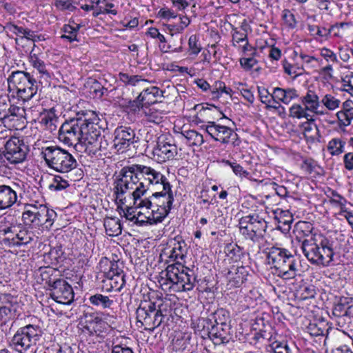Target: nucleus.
<instances>
[{"label":"nucleus","instance_id":"4be33fe9","mask_svg":"<svg viewBox=\"0 0 353 353\" xmlns=\"http://www.w3.org/2000/svg\"><path fill=\"white\" fill-rule=\"evenodd\" d=\"M33 239V234L26 228L17 229V232L12 236H7L3 239V242L9 246H21L27 245Z\"/></svg>","mask_w":353,"mask_h":353},{"label":"nucleus","instance_id":"09e8293b","mask_svg":"<svg viewBox=\"0 0 353 353\" xmlns=\"http://www.w3.org/2000/svg\"><path fill=\"white\" fill-rule=\"evenodd\" d=\"M69 186L68 180L63 179L59 175H56L53 178L52 182L49 185L51 190L60 191Z\"/></svg>","mask_w":353,"mask_h":353},{"label":"nucleus","instance_id":"aec40b11","mask_svg":"<svg viewBox=\"0 0 353 353\" xmlns=\"http://www.w3.org/2000/svg\"><path fill=\"white\" fill-rule=\"evenodd\" d=\"M156 309L155 303L146 301L141 302L137 309V323L144 326V330L149 331Z\"/></svg>","mask_w":353,"mask_h":353},{"label":"nucleus","instance_id":"5fc2aeb1","mask_svg":"<svg viewBox=\"0 0 353 353\" xmlns=\"http://www.w3.org/2000/svg\"><path fill=\"white\" fill-rule=\"evenodd\" d=\"M105 262L110 263L109 270L105 272L106 277L125 274L118 261H109L105 259Z\"/></svg>","mask_w":353,"mask_h":353},{"label":"nucleus","instance_id":"a878e982","mask_svg":"<svg viewBox=\"0 0 353 353\" xmlns=\"http://www.w3.org/2000/svg\"><path fill=\"white\" fill-rule=\"evenodd\" d=\"M54 108L44 110L41 114L40 123L44 128L50 132L57 129L59 124V117L57 115Z\"/></svg>","mask_w":353,"mask_h":353},{"label":"nucleus","instance_id":"a18cd8bd","mask_svg":"<svg viewBox=\"0 0 353 353\" xmlns=\"http://www.w3.org/2000/svg\"><path fill=\"white\" fill-rule=\"evenodd\" d=\"M345 142L338 138L332 139L327 144V150L334 155H339L343 152Z\"/></svg>","mask_w":353,"mask_h":353},{"label":"nucleus","instance_id":"dca6fc26","mask_svg":"<svg viewBox=\"0 0 353 353\" xmlns=\"http://www.w3.org/2000/svg\"><path fill=\"white\" fill-rule=\"evenodd\" d=\"M205 129L214 140L223 144L228 143L230 138L237 136L230 127L217 123L215 121H208L205 125Z\"/></svg>","mask_w":353,"mask_h":353},{"label":"nucleus","instance_id":"b1692460","mask_svg":"<svg viewBox=\"0 0 353 353\" xmlns=\"http://www.w3.org/2000/svg\"><path fill=\"white\" fill-rule=\"evenodd\" d=\"M163 91L156 86H152L143 90L137 97L139 103H141V107L144 105L154 104L157 102L159 97H163Z\"/></svg>","mask_w":353,"mask_h":353},{"label":"nucleus","instance_id":"774afa93","mask_svg":"<svg viewBox=\"0 0 353 353\" xmlns=\"http://www.w3.org/2000/svg\"><path fill=\"white\" fill-rule=\"evenodd\" d=\"M321 56L323 57L327 61H332L334 63L338 62L336 54L328 48H322L321 50Z\"/></svg>","mask_w":353,"mask_h":353},{"label":"nucleus","instance_id":"f8f14e48","mask_svg":"<svg viewBox=\"0 0 353 353\" xmlns=\"http://www.w3.org/2000/svg\"><path fill=\"white\" fill-rule=\"evenodd\" d=\"M85 122L80 111L76 113V117L65 121L59 130V140L68 145L81 144L82 126Z\"/></svg>","mask_w":353,"mask_h":353},{"label":"nucleus","instance_id":"c9c22d12","mask_svg":"<svg viewBox=\"0 0 353 353\" xmlns=\"http://www.w3.org/2000/svg\"><path fill=\"white\" fill-rule=\"evenodd\" d=\"M13 218L11 216L3 217L0 222V237L6 236L7 234H12L17 232L19 227L14 225L12 221Z\"/></svg>","mask_w":353,"mask_h":353},{"label":"nucleus","instance_id":"e433bc0d","mask_svg":"<svg viewBox=\"0 0 353 353\" xmlns=\"http://www.w3.org/2000/svg\"><path fill=\"white\" fill-rule=\"evenodd\" d=\"M30 65L38 71L41 77H50V74L46 68V63L37 54H31L29 57Z\"/></svg>","mask_w":353,"mask_h":353},{"label":"nucleus","instance_id":"423d86ee","mask_svg":"<svg viewBox=\"0 0 353 353\" xmlns=\"http://www.w3.org/2000/svg\"><path fill=\"white\" fill-rule=\"evenodd\" d=\"M57 270L47 268L41 272L42 281L48 285L50 295L57 303L65 305L70 304L74 300V292L71 285L63 279L52 278Z\"/></svg>","mask_w":353,"mask_h":353},{"label":"nucleus","instance_id":"a211bd4d","mask_svg":"<svg viewBox=\"0 0 353 353\" xmlns=\"http://www.w3.org/2000/svg\"><path fill=\"white\" fill-rule=\"evenodd\" d=\"M134 191L135 190H132L121 195L120 190H117L116 185H114V194L115 195L116 201H118L121 204L124 205L129 201H132L133 205L136 208L151 209L155 203H153L150 199H142L141 196L143 194H140V195L137 196L135 192H134Z\"/></svg>","mask_w":353,"mask_h":353},{"label":"nucleus","instance_id":"8fccbe9b","mask_svg":"<svg viewBox=\"0 0 353 353\" xmlns=\"http://www.w3.org/2000/svg\"><path fill=\"white\" fill-rule=\"evenodd\" d=\"M321 103L329 110H334L339 107L341 101L332 94H325L321 99Z\"/></svg>","mask_w":353,"mask_h":353},{"label":"nucleus","instance_id":"0eeeda50","mask_svg":"<svg viewBox=\"0 0 353 353\" xmlns=\"http://www.w3.org/2000/svg\"><path fill=\"white\" fill-rule=\"evenodd\" d=\"M43 334L38 324H28L17 330L11 339V346L19 353H26L33 350L40 341Z\"/></svg>","mask_w":353,"mask_h":353},{"label":"nucleus","instance_id":"13d9d810","mask_svg":"<svg viewBox=\"0 0 353 353\" xmlns=\"http://www.w3.org/2000/svg\"><path fill=\"white\" fill-rule=\"evenodd\" d=\"M164 317L165 315L163 314L161 310L156 309L149 332H152L155 328L158 327L162 323Z\"/></svg>","mask_w":353,"mask_h":353},{"label":"nucleus","instance_id":"393cba45","mask_svg":"<svg viewBox=\"0 0 353 353\" xmlns=\"http://www.w3.org/2000/svg\"><path fill=\"white\" fill-rule=\"evenodd\" d=\"M17 201L15 190L6 185H0V210L12 206Z\"/></svg>","mask_w":353,"mask_h":353},{"label":"nucleus","instance_id":"052dcab7","mask_svg":"<svg viewBox=\"0 0 353 353\" xmlns=\"http://www.w3.org/2000/svg\"><path fill=\"white\" fill-rule=\"evenodd\" d=\"M274 214L275 219H277L279 223L288 225L292 222V216L288 211H283L278 209L274 212Z\"/></svg>","mask_w":353,"mask_h":353},{"label":"nucleus","instance_id":"79ce46f5","mask_svg":"<svg viewBox=\"0 0 353 353\" xmlns=\"http://www.w3.org/2000/svg\"><path fill=\"white\" fill-rule=\"evenodd\" d=\"M296 56H299L300 59L301 60V65L297 66V70L305 71V67L307 69L315 68L314 62L319 61V59L314 56H310L306 54L305 53L301 52L298 54L296 52H294Z\"/></svg>","mask_w":353,"mask_h":353},{"label":"nucleus","instance_id":"412c9836","mask_svg":"<svg viewBox=\"0 0 353 353\" xmlns=\"http://www.w3.org/2000/svg\"><path fill=\"white\" fill-rule=\"evenodd\" d=\"M154 159L158 163H163L174 159L177 154V148L164 141H159L152 151Z\"/></svg>","mask_w":353,"mask_h":353},{"label":"nucleus","instance_id":"f257e3e1","mask_svg":"<svg viewBox=\"0 0 353 353\" xmlns=\"http://www.w3.org/2000/svg\"><path fill=\"white\" fill-rule=\"evenodd\" d=\"M114 185L123 195L126 192L135 190L137 196L144 194L150 188L159 190L152 193V197L164 198L171 186L167 178L151 167L141 164H132L123 167L117 176Z\"/></svg>","mask_w":353,"mask_h":353},{"label":"nucleus","instance_id":"864d4df0","mask_svg":"<svg viewBox=\"0 0 353 353\" xmlns=\"http://www.w3.org/2000/svg\"><path fill=\"white\" fill-rule=\"evenodd\" d=\"M223 163L225 165H230L232 169L233 172L240 177L248 178L250 173L243 169V168L239 163L236 162H230L228 160H223Z\"/></svg>","mask_w":353,"mask_h":353},{"label":"nucleus","instance_id":"338daca9","mask_svg":"<svg viewBox=\"0 0 353 353\" xmlns=\"http://www.w3.org/2000/svg\"><path fill=\"white\" fill-rule=\"evenodd\" d=\"M3 28L7 33L10 32L17 36H21L23 30L22 26H18L12 23H7Z\"/></svg>","mask_w":353,"mask_h":353},{"label":"nucleus","instance_id":"4c0bfd02","mask_svg":"<svg viewBox=\"0 0 353 353\" xmlns=\"http://www.w3.org/2000/svg\"><path fill=\"white\" fill-rule=\"evenodd\" d=\"M80 27L81 26L76 23L74 21H70L69 24L64 25L63 30L65 34L61 36V38L66 39L70 42L79 41L77 39V32Z\"/></svg>","mask_w":353,"mask_h":353},{"label":"nucleus","instance_id":"ea45409f","mask_svg":"<svg viewBox=\"0 0 353 353\" xmlns=\"http://www.w3.org/2000/svg\"><path fill=\"white\" fill-rule=\"evenodd\" d=\"M90 302L95 306L100 307L103 309L110 308L113 304V300L110 299L108 296L101 294H96L89 298Z\"/></svg>","mask_w":353,"mask_h":353},{"label":"nucleus","instance_id":"bb28decb","mask_svg":"<svg viewBox=\"0 0 353 353\" xmlns=\"http://www.w3.org/2000/svg\"><path fill=\"white\" fill-rule=\"evenodd\" d=\"M246 274L243 267L232 266L226 274V278L231 287H239L246 280Z\"/></svg>","mask_w":353,"mask_h":353},{"label":"nucleus","instance_id":"5701e85b","mask_svg":"<svg viewBox=\"0 0 353 353\" xmlns=\"http://www.w3.org/2000/svg\"><path fill=\"white\" fill-rule=\"evenodd\" d=\"M300 101L310 113L319 115L323 114L322 111L319 110L321 101L314 90H308L305 94L301 97Z\"/></svg>","mask_w":353,"mask_h":353},{"label":"nucleus","instance_id":"4d7b16f0","mask_svg":"<svg viewBox=\"0 0 353 353\" xmlns=\"http://www.w3.org/2000/svg\"><path fill=\"white\" fill-rule=\"evenodd\" d=\"M54 6L61 11L68 10L72 12L76 9L72 0H55Z\"/></svg>","mask_w":353,"mask_h":353},{"label":"nucleus","instance_id":"e2e57ef3","mask_svg":"<svg viewBox=\"0 0 353 353\" xmlns=\"http://www.w3.org/2000/svg\"><path fill=\"white\" fill-rule=\"evenodd\" d=\"M247 57L241 58L240 65L245 70H251L258 61L254 59L255 56H246Z\"/></svg>","mask_w":353,"mask_h":353},{"label":"nucleus","instance_id":"bf43d9fd","mask_svg":"<svg viewBox=\"0 0 353 353\" xmlns=\"http://www.w3.org/2000/svg\"><path fill=\"white\" fill-rule=\"evenodd\" d=\"M283 19L285 25L290 28L294 29L296 27L297 21L295 16L289 10H284L283 12Z\"/></svg>","mask_w":353,"mask_h":353},{"label":"nucleus","instance_id":"9d476101","mask_svg":"<svg viewBox=\"0 0 353 353\" xmlns=\"http://www.w3.org/2000/svg\"><path fill=\"white\" fill-rule=\"evenodd\" d=\"M56 217L55 211L43 205H29L22 214L24 223L35 228L42 226L49 229Z\"/></svg>","mask_w":353,"mask_h":353},{"label":"nucleus","instance_id":"6ab92c4d","mask_svg":"<svg viewBox=\"0 0 353 353\" xmlns=\"http://www.w3.org/2000/svg\"><path fill=\"white\" fill-rule=\"evenodd\" d=\"M25 109L14 105H11L7 110L0 113L1 121L5 126L17 128L20 122L24 118Z\"/></svg>","mask_w":353,"mask_h":353},{"label":"nucleus","instance_id":"72a5a7b5","mask_svg":"<svg viewBox=\"0 0 353 353\" xmlns=\"http://www.w3.org/2000/svg\"><path fill=\"white\" fill-rule=\"evenodd\" d=\"M106 234L110 236H116L121 234V225L117 218L108 217L104 220Z\"/></svg>","mask_w":353,"mask_h":353},{"label":"nucleus","instance_id":"2eb2a0df","mask_svg":"<svg viewBox=\"0 0 353 353\" xmlns=\"http://www.w3.org/2000/svg\"><path fill=\"white\" fill-rule=\"evenodd\" d=\"M162 199H163V201H159L151 208L152 212L147 217L148 222L150 224H157L162 222L168 214L174 200L172 190L168 191L165 197Z\"/></svg>","mask_w":353,"mask_h":353},{"label":"nucleus","instance_id":"603ef678","mask_svg":"<svg viewBox=\"0 0 353 353\" xmlns=\"http://www.w3.org/2000/svg\"><path fill=\"white\" fill-rule=\"evenodd\" d=\"M180 23L179 25L169 24L168 28L170 32L180 33L190 23V20L187 16L179 17Z\"/></svg>","mask_w":353,"mask_h":353},{"label":"nucleus","instance_id":"680f3d73","mask_svg":"<svg viewBox=\"0 0 353 353\" xmlns=\"http://www.w3.org/2000/svg\"><path fill=\"white\" fill-rule=\"evenodd\" d=\"M334 26H332L330 29H326L325 28H321L319 26L314 25H308L307 30L311 33L313 34L315 32V34L319 37H327L330 33Z\"/></svg>","mask_w":353,"mask_h":353},{"label":"nucleus","instance_id":"cd10ccee","mask_svg":"<svg viewBox=\"0 0 353 353\" xmlns=\"http://www.w3.org/2000/svg\"><path fill=\"white\" fill-rule=\"evenodd\" d=\"M340 124L348 126L353 119V101L347 100L343 103L342 110L336 113Z\"/></svg>","mask_w":353,"mask_h":353},{"label":"nucleus","instance_id":"f704fd0d","mask_svg":"<svg viewBox=\"0 0 353 353\" xmlns=\"http://www.w3.org/2000/svg\"><path fill=\"white\" fill-rule=\"evenodd\" d=\"M17 316V304L9 302L7 305L0 307V323L6 322L14 319Z\"/></svg>","mask_w":353,"mask_h":353},{"label":"nucleus","instance_id":"2f4dec72","mask_svg":"<svg viewBox=\"0 0 353 353\" xmlns=\"http://www.w3.org/2000/svg\"><path fill=\"white\" fill-rule=\"evenodd\" d=\"M109 141L108 140L103 136L101 137L97 141H96L92 146H88L85 148V152L91 156H97L101 155L100 152H103L104 154H106V152L108 150Z\"/></svg>","mask_w":353,"mask_h":353},{"label":"nucleus","instance_id":"7ed1b4c3","mask_svg":"<svg viewBox=\"0 0 353 353\" xmlns=\"http://www.w3.org/2000/svg\"><path fill=\"white\" fill-rule=\"evenodd\" d=\"M42 154L47 165L57 172L68 173L75 170L72 181H77L83 177L82 170H76L77 161L68 150L58 146H49L43 148Z\"/></svg>","mask_w":353,"mask_h":353},{"label":"nucleus","instance_id":"20e7f679","mask_svg":"<svg viewBox=\"0 0 353 353\" xmlns=\"http://www.w3.org/2000/svg\"><path fill=\"white\" fill-rule=\"evenodd\" d=\"M266 260L274 274L283 279H294L298 272L296 261L287 249L271 247L266 251Z\"/></svg>","mask_w":353,"mask_h":353},{"label":"nucleus","instance_id":"0e129e2a","mask_svg":"<svg viewBox=\"0 0 353 353\" xmlns=\"http://www.w3.org/2000/svg\"><path fill=\"white\" fill-rule=\"evenodd\" d=\"M272 353H292V350L286 343L274 342L272 345Z\"/></svg>","mask_w":353,"mask_h":353},{"label":"nucleus","instance_id":"39448f33","mask_svg":"<svg viewBox=\"0 0 353 353\" xmlns=\"http://www.w3.org/2000/svg\"><path fill=\"white\" fill-rule=\"evenodd\" d=\"M165 273V279L161 285L170 284L169 289L174 292L190 291L197 282L194 270L179 262L168 265Z\"/></svg>","mask_w":353,"mask_h":353},{"label":"nucleus","instance_id":"58836bf2","mask_svg":"<svg viewBox=\"0 0 353 353\" xmlns=\"http://www.w3.org/2000/svg\"><path fill=\"white\" fill-rule=\"evenodd\" d=\"M182 135L187 139L190 145L200 146L204 142L203 135L194 130L183 131Z\"/></svg>","mask_w":353,"mask_h":353},{"label":"nucleus","instance_id":"de8ad7c7","mask_svg":"<svg viewBox=\"0 0 353 353\" xmlns=\"http://www.w3.org/2000/svg\"><path fill=\"white\" fill-rule=\"evenodd\" d=\"M144 112L149 122L159 124L163 121V112L154 108H148V110H145Z\"/></svg>","mask_w":353,"mask_h":353},{"label":"nucleus","instance_id":"3c124183","mask_svg":"<svg viewBox=\"0 0 353 353\" xmlns=\"http://www.w3.org/2000/svg\"><path fill=\"white\" fill-rule=\"evenodd\" d=\"M110 281V285L112 290L120 291L125 284V274L107 277Z\"/></svg>","mask_w":353,"mask_h":353},{"label":"nucleus","instance_id":"f03ea898","mask_svg":"<svg viewBox=\"0 0 353 353\" xmlns=\"http://www.w3.org/2000/svg\"><path fill=\"white\" fill-rule=\"evenodd\" d=\"M306 237L301 242V250L305 258L310 263L314 265L328 267L334 261L335 252L333 248V243L327 237L321 234H311L312 225L309 223H298L296 230L303 231Z\"/></svg>","mask_w":353,"mask_h":353},{"label":"nucleus","instance_id":"c03bdc74","mask_svg":"<svg viewBox=\"0 0 353 353\" xmlns=\"http://www.w3.org/2000/svg\"><path fill=\"white\" fill-rule=\"evenodd\" d=\"M338 325L345 332V331H353V318L352 315H347V309L342 315H339L337 320Z\"/></svg>","mask_w":353,"mask_h":353},{"label":"nucleus","instance_id":"6e6d98bb","mask_svg":"<svg viewBox=\"0 0 353 353\" xmlns=\"http://www.w3.org/2000/svg\"><path fill=\"white\" fill-rule=\"evenodd\" d=\"M189 52L190 54L197 55L201 50L202 48L199 41V38L196 35H191L188 40Z\"/></svg>","mask_w":353,"mask_h":353},{"label":"nucleus","instance_id":"69168bd1","mask_svg":"<svg viewBox=\"0 0 353 353\" xmlns=\"http://www.w3.org/2000/svg\"><path fill=\"white\" fill-rule=\"evenodd\" d=\"M258 92L261 101L265 105L268 103H271L274 98L273 97V93L270 94L265 88L259 87Z\"/></svg>","mask_w":353,"mask_h":353},{"label":"nucleus","instance_id":"37998d69","mask_svg":"<svg viewBox=\"0 0 353 353\" xmlns=\"http://www.w3.org/2000/svg\"><path fill=\"white\" fill-rule=\"evenodd\" d=\"M315 294L316 291L313 285H303L296 290V297L299 300L304 301L314 298Z\"/></svg>","mask_w":353,"mask_h":353},{"label":"nucleus","instance_id":"1a4fd4ad","mask_svg":"<svg viewBox=\"0 0 353 353\" xmlns=\"http://www.w3.org/2000/svg\"><path fill=\"white\" fill-rule=\"evenodd\" d=\"M7 80L9 89L15 90L17 97L23 101L30 100L37 93V81L29 72L13 71Z\"/></svg>","mask_w":353,"mask_h":353},{"label":"nucleus","instance_id":"473e14b6","mask_svg":"<svg viewBox=\"0 0 353 353\" xmlns=\"http://www.w3.org/2000/svg\"><path fill=\"white\" fill-rule=\"evenodd\" d=\"M289 117L293 119H305L308 121H314L312 115L302 104L294 103L289 108Z\"/></svg>","mask_w":353,"mask_h":353},{"label":"nucleus","instance_id":"a19ab883","mask_svg":"<svg viewBox=\"0 0 353 353\" xmlns=\"http://www.w3.org/2000/svg\"><path fill=\"white\" fill-rule=\"evenodd\" d=\"M185 243L183 241H174L173 248L170 251L169 257L174 261L183 260L185 253Z\"/></svg>","mask_w":353,"mask_h":353},{"label":"nucleus","instance_id":"9b49d317","mask_svg":"<svg viewBox=\"0 0 353 353\" xmlns=\"http://www.w3.org/2000/svg\"><path fill=\"white\" fill-rule=\"evenodd\" d=\"M80 114L85 119L84 123H82L81 144L88 148L101 138L102 128L99 126L100 119L95 112L89 110H81Z\"/></svg>","mask_w":353,"mask_h":353},{"label":"nucleus","instance_id":"4468645a","mask_svg":"<svg viewBox=\"0 0 353 353\" xmlns=\"http://www.w3.org/2000/svg\"><path fill=\"white\" fill-rule=\"evenodd\" d=\"M230 319L229 312L223 309H218L214 312H213L210 317L208 318H201L199 320V323L203 324V327L205 326V323H210L211 328L213 327H216V330H218V326L220 325L221 327L222 332L218 331L214 334V336L219 339L220 343H225L228 341L227 334L228 332L226 329L229 330V325L228 324V321Z\"/></svg>","mask_w":353,"mask_h":353},{"label":"nucleus","instance_id":"c85d7f7f","mask_svg":"<svg viewBox=\"0 0 353 353\" xmlns=\"http://www.w3.org/2000/svg\"><path fill=\"white\" fill-rule=\"evenodd\" d=\"M273 97L285 104H289L292 100L299 97V94L294 88L283 89L276 87L273 90Z\"/></svg>","mask_w":353,"mask_h":353},{"label":"nucleus","instance_id":"ddd939ff","mask_svg":"<svg viewBox=\"0 0 353 353\" xmlns=\"http://www.w3.org/2000/svg\"><path fill=\"white\" fill-rule=\"evenodd\" d=\"M28 146L19 137H10L6 144L4 157L6 163L16 165L23 163L28 153Z\"/></svg>","mask_w":353,"mask_h":353},{"label":"nucleus","instance_id":"6e6552de","mask_svg":"<svg viewBox=\"0 0 353 353\" xmlns=\"http://www.w3.org/2000/svg\"><path fill=\"white\" fill-rule=\"evenodd\" d=\"M266 212L252 213L243 216L239 221L240 233L254 243L260 242L264 237L268 228Z\"/></svg>","mask_w":353,"mask_h":353},{"label":"nucleus","instance_id":"c756f323","mask_svg":"<svg viewBox=\"0 0 353 353\" xmlns=\"http://www.w3.org/2000/svg\"><path fill=\"white\" fill-rule=\"evenodd\" d=\"M330 328L328 323L322 319L310 323L307 327V331L311 336H319L327 335Z\"/></svg>","mask_w":353,"mask_h":353},{"label":"nucleus","instance_id":"49530a36","mask_svg":"<svg viewBox=\"0 0 353 353\" xmlns=\"http://www.w3.org/2000/svg\"><path fill=\"white\" fill-rule=\"evenodd\" d=\"M119 80L126 85L135 86L141 81H145L139 75H129L127 73L120 72L119 74Z\"/></svg>","mask_w":353,"mask_h":353},{"label":"nucleus","instance_id":"7c9ffc66","mask_svg":"<svg viewBox=\"0 0 353 353\" xmlns=\"http://www.w3.org/2000/svg\"><path fill=\"white\" fill-rule=\"evenodd\" d=\"M103 323L102 319L94 314L85 315V321L83 326L84 331L90 335L99 334L101 332L99 327Z\"/></svg>","mask_w":353,"mask_h":353},{"label":"nucleus","instance_id":"f3484780","mask_svg":"<svg viewBox=\"0 0 353 353\" xmlns=\"http://www.w3.org/2000/svg\"><path fill=\"white\" fill-rule=\"evenodd\" d=\"M112 147L118 152H123L135 141V132L130 128L121 126L114 130Z\"/></svg>","mask_w":353,"mask_h":353}]
</instances>
